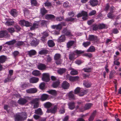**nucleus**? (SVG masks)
<instances>
[{
	"label": "nucleus",
	"mask_w": 121,
	"mask_h": 121,
	"mask_svg": "<svg viewBox=\"0 0 121 121\" xmlns=\"http://www.w3.org/2000/svg\"><path fill=\"white\" fill-rule=\"evenodd\" d=\"M27 115L25 112H22L20 115L18 114L16 115L15 117L16 121H22L26 119Z\"/></svg>",
	"instance_id": "1"
},
{
	"label": "nucleus",
	"mask_w": 121,
	"mask_h": 121,
	"mask_svg": "<svg viewBox=\"0 0 121 121\" xmlns=\"http://www.w3.org/2000/svg\"><path fill=\"white\" fill-rule=\"evenodd\" d=\"M61 55L59 54L56 53L54 56V59L56 60V63L57 65H60L62 63V60L60 59Z\"/></svg>",
	"instance_id": "2"
},
{
	"label": "nucleus",
	"mask_w": 121,
	"mask_h": 121,
	"mask_svg": "<svg viewBox=\"0 0 121 121\" xmlns=\"http://www.w3.org/2000/svg\"><path fill=\"white\" fill-rule=\"evenodd\" d=\"M87 16L88 15L86 12L82 11L81 13H78L77 15V17H79L82 16V19L83 20H86L87 19Z\"/></svg>",
	"instance_id": "3"
},
{
	"label": "nucleus",
	"mask_w": 121,
	"mask_h": 121,
	"mask_svg": "<svg viewBox=\"0 0 121 121\" xmlns=\"http://www.w3.org/2000/svg\"><path fill=\"white\" fill-rule=\"evenodd\" d=\"M87 40L96 42L98 41L99 39L96 36L90 35H89L88 38Z\"/></svg>",
	"instance_id": "4"
},
{
	"label": "nucleus",
	"mask_w": 121,
	"mask_h": 121,
	"mask_svg": "<svg viewBox=\"0 0 121 121\" xmlns=\"http://www.w3.org/2000/svg\"><path fill=\"white\" fill-rule=\"evenodd\" d=\"M19 23L22 26H25L26 27L30 26L31 25L29 22L24 20L20 21Z\"/></svg>",
	"instance_id": "5"
},
{
	"label": "nucleus",
	"mask_w": 121,
	"mask_h": 121,
	"mask_svg": "<svg viewBox=\"0 0 121 121\" xmlns=\"http://www.w3.org/2000/svg\"><path fill=\"white\" fill-rule=\"evenodd\" d=\"M10 35L8 34L7 31H2L0 32V37H5L9 38Z\"/></svg>",
	"instance_id": "6"
},
{
	"label": "nucleus",
	"mask_w": 121,
	"mask_h": 121,
	"mask_svg": "<svg viewBox=\"0 0 121 121\" xmlns=\"http://www.w3.org/2000/svg\"><path fill=\"white\" fill-rule=\"evenodd\" d=\"M42 80L46 82H48L50 78L49 74L47 73H44L43 74V77L42 78Z\"/></svg>",
	"instance_id": "7"
},
{
	"label": "nucleus",
	"mask_w": 121,
	"mask_h": 121,
	"mask_svg": "<svg viewBox=\"0 0 121 121\" xmlns=\"http://www.w3.org/2000/svg\"><path fill=\"white\" fill-rule=\"evenodd\" d=\"M38 99H33L31 101V103L32 104H34V108H36L39 107V104L38 102Z\"/></svg>",
	"instance_id": "8"
},
{
	"label": "nucleus",
	"mask_w": 121,
	"mask_h": 121,
	"mask_svg": "<svg viewBox=\"0 0 121 121\" xmlns=\"http://www.w3.org/2000/svg\"><path fill=\"white\" fill-rule=\"evenodd\" d=\"M115 8L112 6L110 9V12L108 13L107 15L108 17L109 18H112L114 17V15L112 13L113 11L115 10Z\"/></svg>",
	"instance_id": "9"
},
{
	"label": "nucleus",
	"mask_w": 121,
	"mask_h": 121,
	"mask_svg": "<svg viewBox=\"0 0 121 121\" xmlns=\"http://www.w3.org/2000/svg\"><path fill=\"white\" fill-rule=\"evenodd\" d=\"M66 77L68 79L71 81H76L78 80L79 78L77 76L72 77L68 75L66 76Z\"/></svg>",
	"instance_id": "10"
},
{
	"label": "nucleus",
	"mask_w": 121,
	"mask_h": 121,
	"mask_svg": "<svg viewBox=\"0 0 121 121\" xmlns=\"http://www.w3.org/2000/svg\"><path fill=\"white\" fill-rule=\"evenodd\" d=\"M57 106H55L53 108H52L49 109H48L47 111V112L48 113H55L57 111Z\"/></svg>",
	"instance_id": "11"
},
{
	"label": "nucleus",
	"mask_w": 121,
	"mask_h": 121,
	"mask_svg": "<svg viewBox=\"0 0 121 121\" xmlns=\"http://www.w3.org/2000/svg\"><path fill=\"white\" fill-rule=\"evenodd\" d=\"M27 101L26 99L23 98H21L18 100V103L20 104L23 105L26 104Z\"/></svg>",
	"instance_id": "12"
},
{
	"label": "nucleus",
	"mask_w": 121,
	"mask_h": 121,
	"mask_svg": "<svg viewBox=\"0 0 121 121\" xmlns=\"http://www.w3.org/2000/svg\"><path fill=\"white\" fill-rule=\"evenodd\" d=\"M69 86V84L66 81H64L62 85V87L65 89H68Z\"/></svg>",
	"instance_id": "13"
},
{
	"label": "nucleus",
	"mask_w": 121,
	"mask_h": 121,
	"mask_svg": "<svg viewBox=\"0 0 121 121\" xmlns=\"http://www.w3.org/2000/svg\"><path fill=\"white\" fill-rule=\"evenodd\" d=\"M75 54L74 52H71L69 54V59L70 60H73L76 59L75 56Z\"/></svg>",
	"instance_id": "14"
},
{
	"label": "nucleus",
	"mask_w": 121,
	"mask_h": 121,
	"mask_svg": "<svg viewBox=\"0 0 121 121\" xmlns=\"http://www.w3.org/2000/svg\"><path fill=\"white\" fill-rule=\"evenodd\" d=\"M39 40L35 38L34 40L32 41L31 43V44L32 46H36L39 44Z\"/></svg>",
	"instance_id": "15"
},
{
	"label": "nucleus",
	"mask_w": 121,
	"mask_h": 121,
	"mask_svg": "<svg viewBox=\"0 0 121 121\" xmlns=\"http://www.w3.org/2000/svg\"><path fill=\"white\" fill-rule=\"evenodd\" d=\"M63 32L66 35L71 36L72 34L71 31L69 30H67L66 28L64 29L63 31Z\"/></svg>",
	"instance_id": "16"
},
{
	"label": "nucleus",
	"mask_w": 121,
	"mask_h": 121,
	"mask_svg": "<svg viewBox=\"0 0 121 121\" xmlns=\"http://www.w3.org/2000/svg\"><path fill=\"white\" fill-rule=\"evenodd\" d=\"M27 93H35L37 91V90L36 88H31L27 90L26 91Z\"/></svg>",
	"instance_id": "17"
},
{
	"label": "nucleus",
	"mask_w": 121,
	"mask_h": 121,
	"mask_svg": "<svg viewBox=\"0 0 121 121\" xmlns=\"http://www.w3.org/2000/svg\"><path fill=\"white\" fill-rule=\"evenodd\" d=\"M39 23L38 22H36L34 23L33 26L30 27V30H33L35 28L38 27L39 26Z\"/></svg>",
	"instance_id": "18"
},
{
	"label": "nucleus",
	"mask_w": 121,
	"mask_h": 121,
	"mask_svg": "<svg viewBox=\"0 0 121 121\" xmlns=\"http://www.w3.org/2000/svg\"><path fill=\"white\" fill-rule=\"evenodd\" d=\"M96 112L95 111H94L91 114L88 119L89 121H91L93 120L95 117L96 115Z\"/></svg>",
	"instance_id": "19"
},
{
	"label": "nucleus",
	"mask_w": 121,
	"mask_h": 121,
	"mask_svg": "<svg viewBox=\"0 0 121 121\" xmlns=\"http://www.w3.org/2000/svg\"><path fill=\"white\" fill-rule=\"evenodd\" d=\"M45 18L46 19L48 20H53L55 18V17L53 15L48 14L46 15Z\"/></svg>",
	"instance_id": "20"
},
{
	"label": "nucleus",
	"mask_w": 121,
	"mask_h": 121,
	"mask_svg": "<svg viewBox=\"0 0 121 121\" xmlns=\"http://www.w3.org/2000/svg\"><path fill=\"white\" fill-rule=\"evenodd\" d=\"M39 78L35 77H33L31 78L30 80V83H34L37 82L39 81Z\"/></svg>",
	"instance_id": "21"
},
{
	"label": "nucleus",
	"mask_w": 121,
	"mask_h": 121,
	"mask_svg": "<svg viewBox=\"0 0 121 121\" xmlns=\"http://www.w3.org/2000/svg\"><path fill=\"white\" fill-rule=\"evenodd\" d=\"M48 97V95L43 94L41 95L40 99L42 101H43L47 100Z\"/></svg>",
	"instance_id": "22"
},
{
	"label": "nucleus",
	"mask_w": 121,
	"mask_h": 121,
	"mask_svg": "<svg viewBox=\"0 0 121 121\" xmlns=\"http://www.w3.org/2000/svg\"><path fill=\"white\" fill-rule=\"evenodd\" d=\"M66 69L65 68H60L57 70L58 73L60 75H62L66 71Z\"/></svg>",
	"instance_id": "23"
},
{
	"label": "nucleus",
	"mask_w": 121,
	"mask_h": 121,
	"mask_svg": "<svg viewBox=\"0 0 121 121\" xmlns=\"http://www.w3.org/2000/svg\"><path fill=\"white\" fill-rule=\"evenodd\" d=\"M60 82L59 80H56V81L54 82L52 84V86L54 88L58 87L60 84Z\"/></svg>",
	"instance_id": "24"
},
{
	"label": "nucleus",
	"mask_w": 121,
	"mask_h": 121,
	"mask_svg": "<svg viewBox=\"0 0 121 121\" xmlns=\"http://www.w3.org/2000/svg\"><path fill=\"white\" fill-rule=\"evenodd\" d=\"M91 5L92 6H96L98 4L97 0H91L90 2Z\"/></svg>",
	"instance_id": "25"
},
{
	"label": "nucleus",
	"mask_w": 121,
	"mask_h": 121,
	"mask_svg": "<svg viewBox=\"0 0 121 121\" xmlns=\"http://www.w3.org/2000/svg\"><path fill=\"white\" fill-rule=\"evenodd\" d=\"M38 68L39 70L44 69L46 68V66L45 65L43 64H40L38 66Z\"/></svg>",
	"instance_id": "26"
},
{
	"label": "nucleus",
	"mask_w": 121,
	"mask_h": 121,
	"mask_svg": "<svg viewBox=\"0 0 121 121\" xmlns=\"http://www.w3.org/2000/svg\"><path fill=\"white\" fill-rule=\"evenodd\" d=\"M7 58L4 56H0V63H3L5 62Z\"/></svg>",
	"instance_id": "27"
},
{
	"label": "nucleus",
	"mask_w": 121,
	"mask_h": 121,
	"mask_svg": "<svg viewBox=\"0 0 121 121\" xmlns=\"http://www.w3.org/2000/svg\"><path fill=\"white\" fill-rule=\"evenodd\" d=\"M58 40V41L60 42H64L65 40V35H61L59 37Z\"/></svg>",
	"instance_id": "28"
},
{
	"label": "nucleus",
	"mask_w": 121,
	"mask_h": 121,
	"mask_svg": "<svg viewBox=\"0 0 121 121\" xmlns=\"http://www.w3.org/2000/svg\"><path fill=\"white\" fill-rule=\"evenodd\" d=\"M68 95L70 99H73L75 98V96L73 92L71 91Z\"/></svg>",
	"instance_id": "29"
},
{
	"label": "nucleus",
	"mask_w": 121,
	"mask_h": 121,
	"mask_svg": "<svg viewBox=\"0 0 121 121\" xmlns=\"http://www.w3.org/2000/svg\"><path fill=\"white\" fill-rule=\"evenodd\" d=\"M32 74L34 76H38L40 75V73L39 71L37 70H35L33 71Z\"/></svg>",
	"instance_id": "30"
},
{
	"label": "nucleus",
	"mask_w": 121,
	"mask_h": 121,
	"mask_svg": "<svg viewBox=\"0 0 121 121\" xmlns=\"http://www.w3.org/2000/svg\"><path fill=\"white\" fill-rule=\"evenodd\" d=\"M87 93L86 91L84 90H81L79 93L78 95L80 96H82L85 94Z\"/></svg>",
	"instance_id": "31"
},
{
	"label": "nucleus",
	"mask_w": 121,
	"mask_h": 121,
	"mask_svg": "<svg viewBox=\"0 0 121 121\" xmlns=\"http://www.w3.org/2000/svg\"><path fill=\"white\" fill-rule=\"evenodd\" d=\"M48 51L46 49H42L39 52V54L40 55H45L48 53Z\"/></svg>",
	"instance_id": "32"
},
{
	"label": "nucleus",
	"mask_w": 121,
	"mask_h": 121,
	"mask_svg": "<svg viewBox=\"0 0 121 121\" xmlns=\"http://www.w3.org/2000/svg\"><path fill=\"white\" fill-rule=\"evenodd\" d=\"M74 105V103L73 102L69 103L68 104V105L69 109L71 110L73 109L75 107Z\"/></svg>",
	"instance_id": "33"
},
{
	"label": "nucleus",
	"mask_w": 121,
	"mask_h": 121,
	"mask_svg": "<svg viewBox=\"0 0 121 121\" xmlns=\"http://www.w3.org/2000/svg\"><path fill=\"white\" fill-rule=\"evenodd\" d=\"M35 113L40 115H41L43 114V112L41 109L40 108L35 110Z\"/></svg>",
	"instance_id": "34"
},
{
	"label": "nucleus",
	"mask_w": 121,
	"mask_h": 121,
	"mask_svg": "<svg viewBox=\"0 0 121 121\" xmlns=\"http://www.w3.org/2000/svg\"><path fill=\"white\" fill-rule=\"evenodd\" d=\"M10 13L13 16H16L17 15V13L15 9H13L11 11Z\"/></svg>",
	"instance_id": "35"
},
{
	"label": "nucleus",
	"mask_w": 121,
	"mask_h": 121,
	"mask_svg": "<svg viewBox=\"0 0 121 121\" xmlns=\"http://www.w3.org/2000/svg\"><path fill=\"white\" fill-rule=\"evenodd\" d=\"M5 24L8 26L12 25L14 24V22L11 21H7L5 23Z\"/></svg>",
	"instance_id": "36"
},
{
	"label": "nucleus",
	"mask_w": 121,
	"mask_h": 121,
	"mask_svg": "<svg viewBox=\"0 0 121 121\" xmlns=\"http://www.w3.org/2000/svg\"><path fill=\"white\" fill-rule=\"evenodd\" d=\"M95 47L93 46H91L87 49V52H92L95 51Z\"/></svg>",
	"instance_id": "37"
},
{
	"label": "nucleus",
	"mask_w": 121,
	"mask_h": 121,
	"mask_svg": "<svg viewBox=\"0 0 121 121\" xmlns=\"http://www.w3.org/2000/svg\"><path fill=\"white\" fill-rule=\"evenodd\" d=\"M48 44L49 46L51 47H53L55 45L53 41L52 40H49L48 41Z\"/></svg>",
	"instance_id": "38"
},
{
	"label": "nucleus",
	"mask_w": 121,
	"mask_h": 121,
	"mask_svg": "<svg viewBox=\"0 0 121 121\" xmlns=\"http://www.w3.org/2000/svg\"><path fill=\"white\" fill-rule=\"evenodd\" d=\"M36 53V51L34 50H31L28 52L29 55L30 56H32L35 55Z\"/></svg>",
	"instance_id": "39"
},
{
	"label": "nucleus",
	"mask_w": 121,
	"mask_h": 121,
	"mask_svg": "<svg viewBox=\"0 0 121 121\" xmlns=\"http://www.w3.org/2000/svg\"><path fill=\"white\" fill-rule=\"evenodd\" d=\"M47 11L44 8H43L40 9V13L42 15L45 14V13H47Z\"/></svg>",
	"instance_id": "40"
},
{
	"label": "nucleus",
	"mask_w": 121,
	"mask_h": 121,
	"mask_svg": "<svg viewBox=\"0 0 121 121\" xmlns=\"http://www.w3.org/2000/svg\"><path fill=\"white\" fill-rule=\"evenodd\" d=\"M92 104L90 103L86 104L84 107V109L85 110H86L89 109L92 106Z\"/></svg>",
	"instance_id": "41"
},
{
	"label": "nucleus",
	"mask_w": 121,
	"mask_h": 121,
	"mask_svg": "<svg viewBox=\"0 0 121 121\" xmlns=\"http://www.w3.org/2000/svg\"><path fill=\"white\" fill-rule=\"evenodd\" d=\"M52 105V104L49 102H48L44 104V107L47 108H48L50 107Z\"/></svg>",
	"instance_id": "42"
},
{
	"label": "nucleus",
	"mask_w": 121,
	"mask_h": 121,
	"mask_svg": "<svg viewBox=\"0 0 121 121\" xmlns=\"http://www.w3.org/2000/svg\"><path fill=\"white\" fill-rule=\"evenodd\" d=\"M116 71L114 70H113L111 71L109 75V78L110 79L113 78L114 77V75Z\"/></svg>",
	"instance_id": "43"
},
{
	"label": "nucleus",
	"mask_w": 121,
	"mask_h": 121,
	"mask_svg": "<svg viewBox=\"0 0 121 121\" xmlns=\"http://www.w3.org/2000/svg\"><path fill=\"white\" fill-rule=\"evenodd\" d=\"M73 52L74 53H76L78 55L84 52V51H82L80 50H76Z\"/></svg>",
	"instance_id": "44"
},
{
	"label": "nucleus",
	"mask_w": 121,
	"mask_h": 121,
	"mask_svg": "<svg viewBox=\"0 0 121 121\" xmlns=\"http://www.w3.org/2000/svg\"><path fill=\"white\" fill-rule=\"evenodd\" d=\"M15 43L16 41L15 40H13L11 41L6 42L5 44H8L9 45H13Z\"/></svg>",
	"instance_id": "45"
},
{
	"label": "nucleus",
	"mask_w": 121,
	"mask_h": 121,
	"mask_svg": "<svg viewBox=\"0 0 121 121\" xmlns=\"http://www.w3.org/2000/svg\"><path fill=\"white\" fill-rule=\"evenodd\" d=\"M91 42L90 41H87L84 42L83 43V45L84 47H86L89 46L91 44Z\"/></svg>",
	"instance_id": "46"
},
{
	"label": "nucleus",
	"mask_w": 121,
	"mask_h": 121,
	"mask_svg": "<svg viewBox=\"0 0 121 121\" xmlns=\"http://www.w3.org/2000/svg\"><path fill=\"white\" fill-rule=\"evenodd\" d=\"M78 72L76 70L73 69L70 72V74L72 75H75L78 74Z\"/></svg>",
	"instance_id": "47"
},
{
	"label": "nucleus",
	"mask_w": 121,
	"mask_h": 121,
	"mask_svg": "<svg viewBox=\"0 0 121 121\" xmlns=\"http://www.w3.org/2000/svg\"><path fill=\"white\" fill-rule=\"evenodd\" d=\"M43 4L46 7H48L51 6L52 5V4L51 3L48 1H47L46 2H45Z\"/></svg>",
	"instance_id": "48"
},
{
	"label": "nucleus",
	"mask_w": 121,
	"mask_h": 121,
	"mask_svg": "<svg viewBox=\"0 0 121 121\" xmlns=\"http://www.w3.org/2000/svg\"><path fill=\"white\" fill-rule=\"evenodd\" d=\"M8 30L10 33H13L15 32V30L13 28L9 27L7 29Z\"/></svg>",
	"instance_id": "49"
},
{
	"label": "nucleus",
	"mask_w": 121,
	"mask_h": 121,
	"mask_svg": "<svg viewBox=\"0 0 121 121\" xmlns=\"http://www.w3.org/2000/svg\"><path fill=\"white\" fill-rule=\"evenodd\" d=\"M31 3L32 5L36 6L37 5V3L36 0H31Z\"/></svg>",
	"instance_id": "50"
},
{
	"label": "nucleus",
	"mask_w": 121,
	"mask_h": 121,
	"mask_svg": "<svg viewBox=\"0 0 121 121\" xmlns=\"http://www.w3.org/2000/svg\"><path fill=\"white\" fill-rule=\"evenodd\" d=\"M48 92L49 93L52 95H55L56 93V91L54 90H51Z\"/></svg>",
	"instance_id": "51"
},
{
	"label": "nucleus",
	"mask_w": 121,
	"mask_h": 121,
	"mask_svg": "<svg viewBox=\"0 0 121 121\" xmlns=\"http://www.w3.org/2000/svg\"><path fill=\"white\" fill-rule=\"evenodd\" d=\"M83 84L85 86L87 87H90L91 85V84L90 82H84Z\"/></svg>",
	"instance_id": "52"
},
{
	"label": "nucleus",
	"mask_w": 121,
	"mask_h": 121,
	"mask_svg": "<svg viewBox=\"0 0 121 121\" xmlns=\"http://www.w3.org/2000/svg\"><path fill=\"white\" fill-rule=\"evenodd\" d=\"M73 41H71L68 42L67 43V47L68 48L70 47L74 43Z\"/></svg>",
	"instance_id": "53"
},
{
	"label": "nucleus",
	"mask_w": 121,
	"mask_h": 121,
	"mask_svg": "<svg viewBox=\"0 0 121 121\" xmlns=\"http://www.w3.org/2000/svg\"><path fill=\"white\" fill-rule=\"evenodd\" d=\"M83 70L85 72H89L91 71V69L89 68H84Z\"/></svg>",
	"instance_id": "54"
},
{
	"label": "nucleus",
	"mask_w": 121,
	"mask_h": 121,
	"mask_svg": "<svg viewBox=\"0 0 121 121\" xmlns=\"http://www.w3.org/2000/svg\"><path fill=\"white\" fill-rule=\"evenodd\" d=\"M13 54L14 57L17 56L19 54V52L17 51H15L13 53Z\"/></svg>",
	"instance_id": "55"
},
{
	"label": "nucleus",
	"mask_w": 121,
	"mask_h": 121,
	"mask_svg": "<svg viewBox=\"0 0 121 121\" xmlns=\"http://www.w3.org/2000/svg\"><path fill=\"white\" fill-rule=\"evenodd\" d=\"M80 88L79 87H77L75 90L74 91V93L75 94H78V93L80 91Z\"/></svg>",
	"instance_id": "56"
},
{
	"label": "nucleus",
	"mask_w": 121,
	"mask_h": 121,
	"mask_svg": "<svg viewBox=\"0 0 121 121\" xmlns=\"http://www.w3.org/2000/svg\"><path fill=\"white\" fill-rule=\"evenodd\" d=\"M99 29H101L105 28V25L103 24H100L99 25Z\"/></svg>",
	"instance_id": "57"
},
{
	"label": "nucleus",
	"mask_w": 121,
	"mask_h": 121,
	"mask_svg": "<svg viewBox=\"0 0 121 121\" xmlns=\"http://www.w3.org/2000/svg\"><path fill=\"white\" fill-rule=\"evenodd\" d=\"M62 27V25L61 24H59L56 25V29L60 31Z\"/></svg>",
	"instance_id": "58"
},
{
	"label": "nucleus",
	"mask_w": 121,
	"mask_h": 121,
	"mask_svg": "<svg viewBox=\"0 0 121 121\" xmlns=\"http://www.w3.org/2000/svg\"><path fill=\"white\" fill-rule=\"evenodd\" d=\"M96 11L95 10H92L89 13V15L90 16L94 15L96 13Z\"/></svg>",
	"instance_id": "59"
},
{
	"label": "nucleus",
	"mask_w": 121,
	"mask_h": 121,
	"mask_svg": "<svg viewBox=\"0 0 121 121\" xmlns=\"http://www.w3.org/2000/svg\"><path fill=\"white\" fill-rule=\"evenodd\" d=\"M15 29L16 30V31L18 32L21 29V28L18 25H16L14 26Z\"/></svg>",
	"instance_id": "60"
},
{
	"label": "nucleus",
	"mask_w": 121,
	"mask_h": 121,
	"mask_svg": "<svg viewBox=\"0 0 121 121\" xmlns=\"http://www.w3.org/2000/svg\"><path fill=\"white\" fill-rule=\"evenodd\" d=\"M11 76H10V75L9 74L8 75V78L4 80V82H6L10 80H11Z\"/></svg>",
	"instance_id": "61"
},
{
	"label": "nucleus",
	"mask_w": 121,
	"mask_h": 121,
	"mask_svg": "<svg viewBox=\"0 0 121 121\" xmlns=\"http://www.w3.org/2000/svg\"><path fill=\"white\" fill-rule=\"evenodd\" d=\"M15 43L17 46H20L23 45V42L22 41H18L17 42L16 41Z\"/></svg>",
	"instance_id": "62"
},
{
	"label": "nucleus",
	"mask_w": 121,
	"mask_h": 121,
	"mask_svg": "<svg viewBox=\"0 0 121 121\" xmlns=\"http://www.w3.org/2000/svg\"><path fill=\"white\" fill-rule=\"evenodd\" d=\"M98 29H99V25H95L93 26V30H96Z\"/></svg>",
	"instance_id": "63"
},
{
	"label": "nucleus",
	"mask_w": 121,
	"mask_h": 121,
	"mask_svg": "<svg viewBox=\"0 0 121 121\" xmlns=\"http://www.w3.org/2000/svg\"><path fill=\"white\" fill-rule=\"evenodd\" d=\"M45 83L44 82H42L39 85V87L41 89H44L45 87Z\"/></svg>",
	"instance_id": "64"
}]
</instances>
